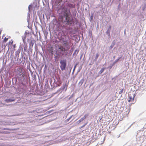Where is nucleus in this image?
<instances>
[{"mask_svg":"<svg viewBox=\"0 0 146 146\" xmlns=\"http://www.w3.org/2000/svg\"><path fill=\"white\" fill-rule=\"evenodd\" d=\"M84 81V79H81L79 83V84L80 85H81L83 83Z\"/></svg>","mask_w":146,"mask_h":146,"instance_id":"9b49d317","label":"nucleus"},{"mask_svg":"<svg viewBox=\"0 0 146 146\" xmlns=\"http://www.w3.org/2000/svg\"><path fill=\"white\" fill-rule=\"evenodd\" d=\"M26 38V35H25V36H22V39L23 41V43L26 42L25 40Z\"/></svg>","mask_w":146,"mask_h":146,"instance_id":"9d476101","label":"nucleus"},{"mask_svg":"<svg viewBox=\"0 0 146 146\" xmlns=\"http://www.w3.org/2000/svg\"><path fill=\"white\" fill-rule=\"evenodd\" d=\"M66 6L71 8H73L74 7V6L73 4L71 3H68L67 5Z\"/></svg>","mask_w":146,"mask_h":146,"instance_id":"6e6552de","label":"nucleus"},{"mask_svg":"<svg viewBox=\"0 0 146 146\" xmlns=\"http://www.w3.org/2000/svg\"><path fill=\"white\" fill-rule=\"evenodd\" d=\"M15 100V98H10L9 99H6L5 100V101L7 103H9L14 101Z\"/></svg>","mask_w":146,"mask_h":146,"instance_id":"39448f33","label":"nucleus"},{"mask_svg":"<svg viewBox=\"0 0 146 146\" xmlns=\"http://www.w3.org/2000/svg\"><path fill=\"white\" fill-rule=\"evenodd\" d=\"M17 74L19 78L21 79L24 78L26 75V70L25 68L23 66H19L17 69Z\"/></svg>","mask_w":146,"mask_h":146,"instance_id":"f257e3e1","label":"nucleus"},{"mask_svg":"<svg viewBox=\"0 0 146 146\" xmlns=\"http://www.w3.org/2000/svg\"><path fill=\"white\" fill-rule=\"evenodd\" d=\"M99 56V54L98 53H97L96 54V56L95 57V58L94 59V60L95 61H96L97 60V59Z\"/></svg>","mask_w":146,"mask_h":146,"instance_id":"ddd939ff","label":"nucleus"},{"mask_svg":"<svg viewBox=\"0 0 146 146\" xmlns=\"http://www.w3.org/2000/svg\"><path fill=\"white\" fill-rule=\"evenodd\" d=\"M63 42H66V43H65L66 44L67 43V40L65 41H63Z\"/></svg>","mask_w":146,"mask_h":146,"instance_id":"b1692460","label":"nucleus"},{"mask_svg":"<svg viewBox=\"0 0 146 146\" xmlns=\"http://www.w3.org/2000/svg\"><path fill=\"white\" fill-rule=\"evenodd\" d=\"M59 49H60L61 50L63 51H64V48H63V47L62 46H60L59 47Z\"/></svg>","mask_w":146,"mask_h":146,"instance_id":"dca6fc26","label":"nucleus"},{"mask_svg":"<svg viewBox=\"0 0 146 146\" xmlns=\"http://www.w3.org/2000/svg\"><path fill=\"white\" fill-rule=\"evenodd\" d=\"M48 51L50 52L52 54H53V48L51 47L48 49Z\"/></svg>","mask_w":146,"mask_h":146,"instance_id":"0eeeda50","label":"nucleus"},{"mask_svg":"<svg viewBox=\"0 0 146 146\" xmlns=\"http://www.w3.org/2000/svg\"><path fill=\"white\" fill-rule=\"evenodd\" d=\"M101 119H102V118L100 119V121L101 120Z\"/></svg>","mask_w":146,"mask_h":146,"instance_id":"c756f323","label":"nucleus"},{"mask_svg":"<svg viewBox=\"0 0 146 146\" xmlns=\"http://www.w3.org/2000/svg\"><path fill=\"white\" fill-rule=\"evenodd\" d=\"M31 6L30 5H29V7H28V8L30 10V7Z\"/></svg>","mask_w":146,"mask_h":146,"instance_id":"393cba45","label":"nucleus"},{"mask_svg":"<svg viewBox=\"0 0 146 146\" xmlns=\"http://www.w3.org/2000/svg\"><path fill=\"white\" fill-rule=\"evenodd\" d=\"M4 130L13 131L15 130V129H14L4 128Z\"/></svg>","mask_w":146,"mask_h":146,"instance_id":"2eb2a0df","label":"nucleus"},{"mask_svg":"<svg viewBox=\"0 0 146 146\" xmlns=\"http://www.w3.org/2000/svg\"><path fill=\"white\" fill-rule=\"evenodd\" d=\"M66 66V60H60V67L62 70L63 71L65 70V68Z\"/></svg>","mask_w":146,"mask_h":146,"instance_id":"f03ea898","label":"nucleus"},{"mask_svg":"<svg viewBox=\"0 0 146 146\" xmlns=\"http://www.w3.org/2000/svg\"><path fill=\"white\" fill-rule=\"evenodd\" d=\"M65 86H66V88H67V85H66V84Z\"/></svg>","mask_w":146,"mask_h":146,"instance_id":"bb28decb","label":"nucleus"},{"mask_svg":"<svg viewBox=\"0 0 146 146\" xmlns=\"http://www.w3.org/2000/svg\"><path fill=\"white\" fill-rule=\"evenodd\" d=\"M2 31V29H0V35L1 34V33Z\"/></svg>","mask_w":146,"mask_h":146,"instance_id":"5701e85b","label":"nucleus"},{"mask_svg":"<svg viewBox=\"0 0 146 146\" xmlns=\"http://www.w3.org/2000/svg\"><path fill=\"white\" fill-rule=\"evenodd\" d=\"M9 133L8 132V133Z\"/></svg>","mask_w":146,"mask_h":146,"instance_id":"7c9ffc66","label":"nucleus"},{"mask_svg":"<svg viewBox=\"0 0 146 146\" xmlns=\"http://www.w3.org/2000/svg\"><path fill=\"white\" fill-rule=\"evenodd\" d=\"M13 40H10L9 42V45H12L13 44Z\"/></svg>","mask_w":146,"mask_h":146,"instance_id":"f3484780","label":"nucleus"},{"mask_svg":"<svg viewBox=\"0 0 146 146\" xmlns=\"http://www.w3.org/2000/svg\"><path fill=\"white\" fill-rule=\"evenodd\" d=\"M119 58H118V59H117L116 60H115V61L114 62V64H115V63H117L118 61L119 60Z\"/></svg>","mask_w":146,"mask_h":146,"instance_id":"aec40b11","label":"nucleus"},{"mask_svg":"<svg viewBox=\"0 0 146 146\" xmlns=\"http://www.w3.org/2000/svg\"><path fill=\"white\" fill-rule=\"evenodd\" d=\"M76 65H77V64H76V65L75 66H74V69H73V71H74V70H75V68H76Z\"/></svg>","mask_w":146,"mask_h":146,"instance_id":"4be33fe9","label":"nucleus"},{"mask_svg":"<svg viewBox=\"0 0 146 146\" xmlns=\"http://www.w3.org/2000/svg\"><path fill=\"white\" fill-rule=\"evenodd\" d=\"M105 69V68H102L99 72V73L100 74H102L103 72Z\"/></svg>","mask_w":146,"mask_h":146,"instance_id":"4468645a","label":"nucleus"},{"mask_svg":"<svg viewBox=\"0 0 146 146\" xmlns=\"http://www.w3.org/2000/svg\"><path fill=\"white\" fill-rule=\"evenodd\" d=\"M8 39V38H7L6 37H5L4 40V42H6L7 41Z\"/></svg>","mask_w":146,"mask_h":146,"instance_id":"a211bd4d","label":"nucleus"},{"mask_svg":"<svg viewBox=\"0 0 146 146\" xmlns=\"http://www.w3.org/2000/svg\"><path fill=\"white\" fill-rule=\"evenodd\" d=\"M70 118H69V119H68V120H69L70 119Z\"/></svg>","mask_w":146,"mask_h":146,"instance_id":"c85d7f7f","label":"nucleus"},{"mask_svg":"<svg viewBox=\"0 0 146 146\" xmlns=\"http://www.w3.org/2000/svg\"><path fill=\"white\" fill-rule=\"evenodd\" d=\"M64 14L66 16H69V14H70V9L65 8L64 9Z\"/></svg>","mask_w":146,"mask_h":146,"instance_id":"20e7f679","label":"nucleus"},{"mask_svg":"<svg viewBox=\"0 0 146 146\" xmlns=\"http://www.w3.org/2000/svg\"><path fill=\"white\" fill-rule=\"evenodd\" d=\"M123 88L119 92V94H121L123 93Z\"/></svg>","mask_w":146,"mask_h":146,"instance_id":"6ab92c4d","label":"nucleus"},{"mask_svg":"<svg viewBox=\"0 0 146 146\" xmlns=\"http://www.w3.org/2000/svg\"><path fill=\"white\" fill-rule=\"evenodd\" d=\"M76 52H77V53H78V50H76L74 53V54H75Z\"/></svg>","mask_w":146,"mask_h":146,"instance_id":"412c9836","label":"nucleus"},{"mask_svg":"<svg viewBox=\"0 0 146 146\" xmlns=\"http://www.w3.org/2000/svg\"><path fill=\"white\" fill-rule=\"evenodd\" d=\"M24 43V51L25 52L27 51V45L26 42Z\"/></svg>","mask_w":146,"mask_h":146,"instance_id":"423d86ee","label":"nucleus"},{"mask_svg":"<svg viewBox=\"0 0 146 146\" xmlns=\"http://www.w3.org/2000/svg\"><path fill=\"white\" fill-rule=\"evenodd\" d=\"M106 33H107V34H108L109 35H110V33L109 32H108V31H107L106 32Z\"/></svg>","mask_w":146,"mask_h":146,"instance_id":"a878e982","label":"nucleus"},{"mask_svg":"<svg viewBox=\"0 0 146 146\" xmlns=\"http://www.w3.org/2000/svg\"><path fill=\"white\" fill-rule=\"evenodd\" d=\"M58 51H56V55H55V56L56 57V58H59V57H60V55L59 54V52H58Z\"/></svg>","mask_w":146,"mask_h":146,"instance_id":"f8f14e48","label":"nucleus"},{"mask_svg":"<svg viewBox=\"0 0 146 146\" xmlns=\"http://www.w3.org/2000/svg\"><path fill=\"white\" fill-rule=\"evenodd\" d=\"M66 17V20L67 22V24L68 25L71 24L72 22V19L69 17V16Z\"/></svg>","mask_w":146,"mask_h":146,"instance_id":"7ed1b4c3","label":"nucleus"},{"mask_svg":"<svg viewBox=\"0 0 146 146\" xmlns=\"http://www.w3.org/2000/svg\"><path fill=\"white\" fill-rule=\"evenodd\" d=\"M13 46H14V48L15 47V44Z\"/></svg>","mask_w":146,"mask_h":146,"instance_id":"cd10ccee","label":"nucleus"},{"mask_svg":"<svg viewBox=\"0 0 146 146\" xmlns=\"http://www.w3.org/2000/svg\"><path fill=\"white\" fill-rule=\"evenodd\" d=\"M129 98V99L128 100V102H130L132 100L133 101L134 100V98H132V97L130 95H129L128 96Z\"/></svg>","mask_w":146,"mask_h":146,"instance_id":"1a4fd4ad","label":"nucleus"}]
</instances>
